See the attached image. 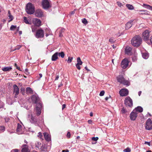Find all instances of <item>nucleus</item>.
<instances>
[{"label": "nucleus", "instance_id": "1", "mask_svg": "<svg viewBox=\"0 0 152 152\" xmlns=\"http://www.w3.org/2000/svg\"><path fill=\"white\" fill-rule=\"evenodd\" d=\"M32 102L37 104L36 108V114L37 116H39L41 114L42 104L40 101L39 98L37 95H34L31 97Z\"/></svg>", "mask_w": 152, "mask_h": 152}, {"label": "nucleus", "instance_id": "2", "mask_svg": "<svg viewBox=\"0 0 152 152\" xmlns=\"http://www.w3.org/2000/svg\"><path fill=\"white\" fill-rule=\"evenodd\" d=\"M28 119L31 123L39 125V124L42 125L44 123L43 117L41 116L39 119H37L36 117H34L32 114H29L28 115Z\"/></svg>", "mask_w": 152, "mask_h": 152}, {"label": "nucleus", "instance_id": "3", "mask_svg": "<svg viewBox=\"0 0 152 152\" xmlns=\"http://www.w3.org/2000/svg\"><path fill=\"white\" fill-rule=\"evenodd\" d=\"M142 39L141 37L139 35H136L131 40L132 45L135 47H138L142 42Z\"/></svg>", "mask_w": 152, "mask_h": 152}, {"label": "nucleus", "instance_id": "4", "mask_svg": "<svg viewBox=\"0 0 152 152\" xmlns=\"http://www.w3.org/2000/svg\"><path fill=\"white\" fill-rule=\"evenodd\" d=\"M26 12L29 14H33L35 11L34 6L31 3H28L26 6Z\"/></svg>", "mask_w": 152, "mask_h": 152}, {"label": "nucleus", "instance_id": "5", "mask_svg": "<svg viewBox=\"0 0 152 152\" xmlns=\"http://www.w3.org/2000/svg\"><path fill=\"white\" fill-rule=\"evenodd\" d=\"M117 80L118 82L120 83H121L123 84L124 85L127 86L129 85V82L127 80H125L123 76L119 75L117 77Z\"/></svg>", "mask_w": 152, "mask_h": 152}, {"label": "nucleus", "instance_id": "6", "mask_svg": "<svg viewBox=\"0 0 152 152\" xmlns=\"http://www.w3.org/2000/svg\"><path fill=\"white\" fill-rule=\"evenodd\" d=\"M42 4L43 8L45 9H47L51 7L50 1L49 0H43Z\"/></svg>", "mask_w": 152, "mask_h": 152}, {"label": "nucleus", "instance_id": "7", "mask_svg": "<svg viewBox=\"0 0 152 152\" xmlns=\"http://www.w3.org/2000/svg\"><path fill=\"white\" fill-rule=\"evenodd\" d=\"M44 36V31L40 28L37 30L35 34V36L36 38H42Z\"/></svg>", "mask_w": 152, "mask_h": 152}, {"label": "nucleus", "instance_id": "8", "mask_svg": "<svg viewBox=\"0 0 152 152\" xmlns=\"http://www.w3.org/2000/svg\"><path fill=\"white\" fill-rule=\"evenodd\" d=\"M145 128L147 130H151L152 129V121L151 119L148 118L145 123Z\"/></svg>", "mask_w": 152, "mask_h": 152}, {"label": "nucleus", "instance_id": "9", "mask_svg": "<svg viewBox=\"0 0 152 152\" xmlns=\"http://www.w3.org/2000/svg\"><path fill=\"white\" fill-rule=\"evenodd\" d=\"M124 103L126 106H128L130 107H132L133 105L132 100L129 97L126 98L124 101Z\"/></svg>", "mask_w": 152, "mask_h": 152}, {"label": "nucleus", "instance_id": "10", "mask_svg": "<svg viewBox=\"0 0 152 152\" xmlns=\"http://www.w3.org/2000/svg\"><path fill=\"white\" fill-rule=\"evenodd\" d=\"M149 32L148 30H145L142 33V37L144 41L148 40L149 39Z\"/></svg>", "mask_w": 152, "mask_h": 152}, {"label": "nucleus", "instance_id": "11", "mask_svg": "<svg viewBox=\"0 0 152 152\" xmlns=\"http://www.w3.org/2000/svg\"><path fill=\"white\" fill-rule=\"evenodd\" d=\"M129 61L126 58H124L121 62V66L123 69H126L128 66Z\"/></svg>", "mask_w": 152, "mask_h": 152}, {"label": "nucleus", "instance_id": "12", "mask_svg": "<svg viewBox=\"0 0 152 152\" xmlns=\"http://www.w3.org/2000/svg\"><path fill=\"white\" fill-rule=\"evenodd\" d=\"M138 113L135 111V110H133L130 113V118L132 121L135 120L137 116Z\"/></svg>", "mask_w": 152, "mask_h": 152}, {"label": "nucleus", "instance_id": "13", "mask_svg": "<svg viewBox=\"0 0 152 152\" xmlns=\"http://www.w3.org/2000/svg\"><path fill=\"white\" fill-rule=\"evenodd\" d=\"M129 93L128 89L126 88H124L121 90L119 91L120 95L122 96H127Z\"/></svg>", "mask_w": 152, "mask_h": 152}, {"label": "nucleus", "instance_id": "14", "mask_svg": "<svg viewBox=\"0 0 152 152\" xmlns=\"http://www.w3.org/2000/svg\"><path fill=\"white\" fill-rule=\"evenodd\" d=\"M13 93L15 94V97L16 98H17V96L19 94V88L16 84H15L13 85Z\"/></svg>", "mask_w": 152, "mask_h": 152}, {"label": "nucleus", "instance_id": "15", "mask_svg": "<svg viewBox=\"0 0 152 152\" xmlns=\"http://www.w3.org/2000/svg\"><path fill=\"white\" fill-rule=\"evenodd\" d=\"M34 24L37 26H39L41 25V22L40 20L37 18H34L33 20Z\"/></svg>", "mask_w": 152, "mask_h": 152}, {"label": "nucleus", "instance_id": "16", "mask_svg": "<svg viewBox=\"0 0 152 152\" xmlns=\"http://www.w3.org/2000/svg\"><path fill=\"white\" fill-rule=\"evenodd\" d=\"M132 48L129 46H127L125 48V53L128 55H131L132 54Z\"/></svg>", "mask_w": 152, "mask_h": 152}, {"label": "nucleus", "instance_id": "17", "mask_svg": "<svg viewBox=\"0 0 152 152\" xmlns=\"http://www.w3.org/2000/svg\"><path fill=\"white\" fill-rule=\"evenodd\" d=\"M133 25V21L130 20L127 22L125 25V28L126 29H128L130 28Z\"/></svg>", "mask_w": 152, "mask_h": 152}, {"label": "nucleus", "instance_id": "18", "mask_svg": "<svg viewBox=\"0 0 152 152\" xmlns=\"http://www.w3.org/2000/svg\"><path fill=\"white\" fill-rule=\"evenodd\" d=\"M43 14V13L42 10L40 9H38L37 10L35 13L36 15L39 17H42Z\"/></svg>", "mask_w": 152, "mask_h": 152}, {"label": "nucleus", "instance_id": "19", "mask_svg": "<svg viewBox=\"0 0 152 152\" xmlns=\"http://www.w3.org/2000/svg\"><path fill=\"white\" fill-rule=\"evenodd\" d=\"M23 147L21 150L22 152H29L28 151V146L26 144H23L22 145Z\"/></svg>", "mask_w": 152, "mask_h": 152}, {"label": "nucleus", "instance_id": "20", "mask_svg": "<svg viewBox=\"0 0 152 152\" xmlns=\"http://www.w3.org/2000/svg\"><path fill=\"white\" fill-rule=\"evenodd\" d=\"M58 52H56L52 56L51 60L52 61H56L58 58Z\"/></svg>", "mask_w": 152, "mask_h": 152}, {"label": "nucleus", "instance_id": "21", "mask_svg": "<svg viewBox=\"0 0 152 152\" xmlns=\"http://www.w3.org/2000/svg\"><path fill=\"white\" fill-rule=\"evenodd\" d=\"M40 149L42 152H48L47 146L45 145H42Z\"/></svg>", "mask_w": 152, "mask_h": 152}, {"label": "nucleus", "instance_id": "22", "mask_svg": "<svg viewBox=\"0 0 152 152\" xmlns=\"http://www.w3.org/2000/svg\"><path fill=\"white\" fill-rule=\"evenodd\" d=\"M41 143L39 141H37L35 143V146L36 149H39L42 146Z\"/></svg>", "mask_w": 152, "mask_h": 152}, {"label": "nucleus", "instance_id": "23", "mask_svg": "<svg viewBox=\"0 0 152 152\" xmlns=\"http://www.w3.org/2000/svg\"><path fill=\"white\" fill-rule=\"evenodd\" d=\"M43 134L45 140L48 141H50L51 140L50 137L48 133L46 132H44Z\"/></svg>", "mask_w": 152, "mask_h": 152}, {"label": "nucleus", "instance_id": "24", "mask_svg": "<svg viewBox=\"0 0 152 152\" xmlns=\"http://www.w3.org/2000/svg\"><path fill=\"white\" fill-rule=\"evenodd\" d=\"M133 110H135V111L137 112V113L138 112L141 113L143 111V108L140 106H138L135 108Z\"/></svg>", "mask_w": 152, "mask_h": 152}, {"label": "nucleus", "instance_id": "25", "mask_svg": "<svg viewBox=\"0 0 152 152\" xmlns=\"http://www.w3.org/2000/svg\"><path fill=\"white\" fill-rule=\"evenodd\" d=\"M139 13L140 14H145L148 15H149V12L147 10H140L139 11Z\"/></svg>", "mask_w": 152, "mask_h": 152}, {"label": "nucleus", "instance_id": "26", "mask_svg": "<svg viewBox=\"0 0 152 152\" xmlns=\"http://www.w3.org/2000/svg\"><path fill=\"white\" fill-rule=\"evenodd\" d=\"M12 69V68L11 67L7 66L3 68L2 70L4 72H9Z\"/></svg>", "mask_w": 152, "mask_h": 152}, {"label": "nucleus", "instance_id": "27", "mask_svg": "<svg viewBox=\"0 0 152 152\" xmlns=\"http://www.w3.org/2000/svg\"><path fill=\"white\" fill-rule=\"evenodd\" d=\"M26 94H28L33 93V91L32 89L30 87H27L26 88Z\"/></svg>", "mask_w": 152, "mask_h": 152}, {"label": "nucleus", "instance_id": "28", "mask_svg": "<svg viewBox=\"0 0 152 152\" xmlns=\"http://www.w3.org/2000/svg\"><path fill=\"white\" fill-rule=\"evenodd\" d=\"M142 6L145 8L152 11V6L145 4H144Z\"/></svg>", "mask_w": 152, "mask_h": 152}, {"label": "nucleus", "instance_id": "29", "mask_svg": "<svg viewBox=\"0 0 152 152\" xmlns=\"http://www.w3.org/2000/svg\"><path fill=\"white\" fill-rule=\"evenodd\" d=\"M8 17H9V18L10 19V20H9V22H10L13 20V17L11 15L10 10H9L8 11Z\"/></svg>", "mask_w": 152, "mask_h": 152}, {"label": "nucleus", "instance_id": "30", "mask_svg": "<svg viewBox=\"0 0 152 152\" xmlns=\"http://www.w3.org/2000/svg\"><path fill=\"white\" fill-rule=\"evenodd\" d=\"M22 126L20 124H18L17 129V132H20L22 130Z\"/></svg>", "mask_w": 152, "mask_h": 152}, {"label": "nucleus", "instance_id": "31", "mask_svg": "<svg viewBox=\"0 0 152 152\" xmlns=\"http://www.w3.org/2000/svg\"><path fill=\"white\" fill-rule=\"evenodd\" d=\"M126 7L129 10H134V7L132 5L130 4H126Z\"/></svg>", "mask_w": 152, "mask_h": 152}, {"label": "nucleus", "instance_id": "32", "mask_svg": "<svg viewBox=\"0 0 152 152\" xmlns=\"http://www.w3.org/2000/svg\"><path fill=\"white\" fill-rule=\"evenodd\" d=\"M142 55V57L145 59H147L149 57L148 54L147 53H143Z\"/></svg>", "mask_w": 152, "mask_h": 152}, {"label": "nucleus", "instance_id": "33", "mask_svg": "<svg viewBox=\"0 0 152 152\" xmlns=\"http://www.w3.org/2000/svg\"><path fill=\"white\" fill-rule=\"evenodd\" d=\"M65 31V29L64 28H61L60 31H59V36L60 37H61L63 36V34H62V33L64 32V31Z\"/></svg>", "mask_w": 152, "mask_h": 152}, {"label": "nucleus", "instance_id": "34", "mask_svg": "<svg viewBox=\"0 0 152 152\" xmlns=\"http://www.w3.org/2000/svg\"><path fill=\"white\" fill-rule=\"evenodd\" d=\"M77 64L82 65L83 64V62L81 61V59L80 57H78L77 58Z\"/></svg>", "mask_w": 152, "mask_h": 152}, {"label": "nucleus", "instance_id": "35", "mask_svg": "<svg viewBox=\"0 0 152 152\" xmlns=\"http://www.w3.org/2000/svg\"><path fill=\"white\" fill-rule=\"evenodd\" d=\"M22 47V45H19L16 46L14 50H12L11 51H14L16 50H19Z\"/></svg>", "mask_w": 152, "mask_h": 152}, {"label": "nucleus", "instance_id": "36", "mask_svg": "<svg viewBox=\"0 0 152 152\" xmlns=\"http://www.w3.org/2000/svg\"><path fill=\"white\" fill-rule=\"evenodd\" d=\"M58 55L59 56H61L62 58H63L65 56V54L64 52H61L60 53H58Z\"/></svg>", "mask_w": 152, "mask_h": 152}, {"label": "nucleus", "instance_id": "37", "mask_svg": "<svg viewBox=\"0 0 152 152\" xmlns=\"http://www.w3.org/2000/svg\"><path fill=\"white\" fill-rule=\"evenodd\" d=\"M5 128L4 126H0V132H2L5 130Z\"/></svg>", "mask_w": 152, "mask_h": 152}, {"label": "nucleus", "instance_id": "38", "mask_svg": "<svg viewBox=\"0 0 152 152\" xmlns=\"http://www.w3.org/2000/svg\"><path fill=\"white\" fill-rule=\"evenodd\" d=\"M32 31V32H34L36 31H37V26H31Z\"/></svg>", "mask_w": 152, "mask_h": 152}, {"label": "nucleus", "instance_id": "39", "mask_svg": "<svg viewBox=\"0 0 152 152\" xmlns=\"http://www.w3.org/2000/svg\"><path fill=\"white\" fill-rule=\"evenodd\" d=\"M24 21L27 24H31V23H29L27 19V18L26 17H24Z\"/></svg>", "mask_w": 152, "mask_h": 152}, {"label": "nucleus", "instance_id": "40", "mask_svg": "<svg viewBox=\"0 0 152 152\" xmlns=\"http://www.w3.org/2000/svg\"><path fill=\"white\" fill-rule=\"evenodd\" d=\"M115 41V39L113 37L110 38L109 39V42L111 44L114 43Z\"/></svg>", "mask_w": 152, "mask_h": 152}, {"label": "nucleus", "instance_id": "41", "mask_svg": "<svg viewBox=\"0 0 152 152\" xmlns=\"http://www.w3.org/2000/svg\"><path fill=\"white\" fill-rule=\"evenodd\" d=\"M37 137H39L40 139H41L42 140H43V136L42 135V133H41V132H39L38 133V134L37 135Z\"/></svg>", "mask_w": 152, "mask_h": 152}, {"label": "nucleus", "instance_id": "42", "mask_svg": "<svg viewBox=\"0 0 152 152\" xmlns=\"http://www.w3.org/2000/svg\"><path fill=\"white\" fill-rule=\"evenodd\" d=\"M17 26H14L13 25H12L10 28V29L11 30H14L16 28Z\"/></svg>", "mask_w": 152, "mask_h": 152}, {"label": "nucleus", "instance_id": "43", "mask_svg": "<svg viewBox=\"0 0 152 152\" xmlns=\"http://www.w3.org/2000/svg\"><path fill=\"white\" fill-rule=\"evenodd\" d=\"M73 59V58L72 57H69L68 58V59L67 60V62L68 63H70L72 62V60Z\"/></svg>", "mask_w": 152, "mask_h": 152}, {"label": "nucleus", "instance_id": "44", "mask_svg": "<svg viewBox=\"0 0 152 152\" xmlns=\"http://www.w3.org/2000/svg\"><path fill=\"white\" fill-rule=\"evenodd\" d=\"M4 103L0 100V109L4 107Z\"/></svg>", "mask_w": 152, "mask_h": 152}, {"label": "nucleus", "instance_id": "45", "mask_svg": "<svg viewBox=\"0 0 152 152\" xmlns=\"http://www.w3.org/2000/svg\"><path fill=\"white\" fill-rule=\"evenodd\" d=\"M99 139V138L98 137H92V141H94L95 142L97 141Z\"/></svg>", "mask_w": 152, "mask_h": 152}, {"label": "nucleus", "instance_id": "46", "mask_svg": "<svg viewBox=\"0 0 152 152\" xmlns=\"http://www.w3.org/2000/svg\"><path fill=\"white\" fill-rule=\"evenodd\" d=\"M82 22L85 24H86L88 23L87 21L85 18H84L82 20Z\"/></svg>", "mask_w": 152, "mask_h": 152}, {"label": "nucleus", "instance_id": "47", "mask_svg": "<svg viewBox=\"0 0 152 152\" xmlns=\"http://www.w3.org/2000/svg\"><path fill=\"white\" fill-rule=\"evenodd\" d=\"M130 151H131V150L129 148H126L124 150V152H130Z\"/></svg>", "mask_w": 152, "mask_h": 152}, {"label": "nucleus", "instance_id": "48", "mask_svg": "<svg viewBox=\"0 0 152 152\" xmlns=\"http://www.w3.org/2000/svg\"><path fill=\"white\" fill-rule=\"evenodd\" d=\"M104 91H102L100 92L99 95L100 96H103L104 95Z\"/></svg>", "mask_w": 152, "mask_h": 152}, {"label": "nucleus", "instance_id": "49", "mask_svg": "<svg viewBox=\"0 0 152 152\" xmlns=\"http://www.w3.org/2000/svg\"><path fill=\"white\" fill-rule=\"evenodd\" d=\"M80 65L77 64H76V67L78 70H80L81 69V67L80 66Z\"/></svg>", "mask_w": 152, "mask_h": 152}, {"label": "nucleus", "instance_id": "50", "mask_svg": "<svg viewBox=\"0 0 152 152\" xmlns=\"http://www.w3.org/2000/svg\"><path fill=\"white\" fill-rule=\"evenodd\" d=\"M132 60L133 61H135L137 60V57L135 56L132 57Z\"/></svg>", "mask_w": 152, "mask_h": 152}, {"label": "nucleus", "instance_id": "51", "mask_svg": "<svg viewBox=\"0 0 152 152\" xmlns=\"http://www.w3.org/2000/svg\"><path fill=\"white\" fill-rule=\"evenodd\" d=\"M71 134L69 132H67V134L66 135L67 137L68 138H69L70 137Z\"/></svg>", "mask_w": 152, "mask_h": 152}, {"label": "nucleus", "instance_id": "52", "mask_svg": "<svg viewBox=\"0 0 152 152\" xmlns=\"http://www.w3.org/2000/svg\"><path fill=\"white\" fill-rule=\"evenodd\" d=\"M117 3L118 6L120 7H121V6H123L122 4L120 2H117Z\"/></svg>", "mask_w": 152, "mask_h": 152}, {"label": "nucleus", "instance_id": "53", "mask_svg": "<svg viewBox=\"0 0 152 152\" xmlns=\"http://www.w3.org/2000/svg\"><path fill=\"white\" fill-rule=\"evenodd\" d=\"M121 112L122 113H125L126 112V111L124 108H123L121 110Z\"/></svg>", "mask_w": 152, "mask_h": 152}, {"label": "nucleus", "instance_id": "54", "mask_svg": "<svg viewBox=\"0 0 152 152\" xmlns=\"http://www.w3.org/2000/svg\"><path fill=\"white\" fill-rule=\"evenodd\" d=\"M11 152H19V150L17 149H13L11 151Z\"/></svg>", "mask_w": 152, "mask_h": 152}, {"label": "nucleus", "instance_id": "55", "mask_svg": "<svg viewBox=\"0 0 152 152\" xmlns=\"http://www.w3.org/2000/svg\"><path fill=\"white\" fill-rule=\"evenodd\" d=\"M15 66H16V68L17 69L20 70V68L17 66V64L16 63L15 64Z\"/></svg>", "mask_w": 152, "mask_h": 152}, {"label": "nucleus", "instance_id": "56", "mask_svg": "<svg viewBox=\"0 0 152 152\" xmlns=\"http://www.w3.org/2000/svg\"><path fill=\"white\" fill-rule=\"evenodd\" d=\"M25 72L27 75H28L29 73L28 72V70L27 69H25Z\"/></svg>", "mask_w": 152, "mask_h": 152}, {"label": "nucleus", "instance_id": "57", "mask_svg": "<svg viewBox=\"0 0 152 152\" xmlns=\"http://www.w3.org/2000/svg\"><path fill=\"white\" fill-rule=\"evenodd\" d=\"M75 13V10L72 11L70 12V15H72Z\"/></svg>", "mask_w": 152, "mask_h": 152}, {"label": "nucleus", "instance_id": "58", "mask_svg": "<svg viewBox=\"0 0 152 152\" xmlns=\"http://www.w3.org/2000/svg\"><path fill=\"white\" fill-rule=\"evenodd\" d=\"M88 124H92V121L91 120H88Z\"/></svg>", "mask_w": 152, "mask_h": 152}, {"label": "nucleus", "instance_id": "59", "mask_svg": "<svg viewBox=\"0 0 152 152\" xmlns=\"http://www.w3.org/2000/svg\"><path fill=\"white\" fill-rule=\"evenodd\" d=\"M145 144H148L149 146L150 145V142H145Z\"/></svg>", "mask_w": 152, "mask_h": 152}, {"label": "nucleus", "instance_id": "60", "mask_svg": "<svg viewBox=\"0 0 152 152\" xmlns=\"http://www.w3.org/2000/svg\"><path fill=\"white\" fill-rule=\"evenodd\" d=\"M66 107V105L65 104H63L62 105V109L63 110Z\"/></svg>", "mask_w": 152, "mask_h": 152}, {"label": "nucleus", "instance_id": "61", "mask_svg": "<svg viewBox=\"0 0 152 152\" xmlns=\"http://www.w3.org/2000/svg\"><path fill=\"white\" fill-rule=\"evenodd\" d=\"M69 151L68 150H63L62 151V152H69Z\"/></svg>", "mask_w": 152, "mask_h": 152}, {"label": "nucleus", "instance_id": "62", "mask_svg": "<svg viewBox=\"0 0 152 152\" xmlns=\"http://www.w3.org/2000/svg\"><path fill=\"white\" fill-rule=\"evenodd\" d=\"M85 68L88 71H90V70L89 69H88L87 66H86V67H85Z\"/></svg>", "mask_w": 152, "mask_h": 152}, {"label": "nucleus", "instance_id": "63", "mask_svg": "<svg viewBox=\"0 0 152 152\" xmlns=\"http://www.w3.org/2000/svg\"><path fill=\"white\" fill-rule=\"evenodd\" d=\"M142 92L141 91H139L138 93V94L139 96H140Z\"/></svg>", "mask_w": 152, "mask_h": 152}, {"label": "nucleus", "instance_id": "64", "mask_svg": "<svg viewBox=\"0 0 152 152\" xmlns=\"http://www.w3.org/2000/svg\"><path fill=\"white\" fill-rule=\"evenodd\" d=\"M150 40L151 43L152 44V36L151 37Z\"/></svg>", "mask_w": 152, "mask_h": 152}]
</instances>
